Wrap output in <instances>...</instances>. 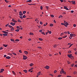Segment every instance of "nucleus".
<instances>
[{
  "instance_id": "1",
  "label": "nucleus",
  "mask_w": 77,
  "mask_h": 77,
  "mask_svg": "<svg viewBox=\"0 0 77 77\" xmlns=\"http://www.w3.org/2000/svg\"><path fill=\"white\" fill-rule=\"evenodd\" d=\"M45 68L46 69H48L49 68V66H45Z\"/></svg>"
},
{
  "instance_id": "2",
  "label": "nucleus",
  "mask_w": 77,
  "mask_h": 77,
  "mask_svg": "<svg viewBox=\"0 0 77 77\" xmlns=\"http://www.w3.org/2000/svg\"><path fill=\"white\" fill-rule=\"evenodd\" d=\"M64 24H66V26L68 25V23L67 22H66V21H64Z\"/></svg>"
},
{
  "instance_id": "3",
  "label": "nucleus",
  "mask_w": 77,
  "mask_h": 77,
  "mask_svg": "<svg viewBox=\"0 0 77 77\" xmlns=\"http://www.w3.org/2000/svg\"><path fill=\"white\" fill-rule=\"evenodd\" d=\"M15 23H13L12 22H11V25H12V26H14L15 25Z\"/></svg>"
},
{
  "instance_id": "4",
  "label": "nucleus",
  "mask_w": 77,
  "mask_h": 77,
  "mask_svg": "<svg viewBox=\"0 0 77 77\" xmlns=\"http://www.w3.org/2000/svg\"><path fill=\"white\" fill-rule=\"evenodd\" d=\"M61 25H63V26H64L65 27H67V25H65V24H64V23H61Z\"/></svg>"
},
{
  "instance_id": "5",
  "label": "nucleus",
  "mask_w": 77,
  "mask_h": 77,
  "mask_svg": "<svg viewBox=\"0 0 77 77\" xmlns=\"http://www.w3.org/2000/svg\"><path fill=\"white\" fill-rule=\"evenodd\" d=\"M27 59V57L26 56H23V60H26Z\"/></svg>"
},
{
  "instance_id": "6",
  "label": "nucleus",
  "mask_w": 77,
  "mask_h": 77,
  "mask_svg": "<svg viewBox=\"0 0 77 77\" xmlns=\"http://www.w3.org/2000/svg\"><path fill=\"white\" fill-rule=\"evenodd\" d=\"M64 8L66 10H68V8H67L66 6H64Z\"/></svg>"
},
{
  "instance_id": "7",
  "label": "nucleus",
  "mask_w": 77,
  "mask_h": 77,
  "mask_svg": "<svg viewBox=\"0 0 77 77\" xmlns=\"http://www.w3.org/2000/svg\"><path fill=\"white\" fill-rule=\"evenodd\" d=\"M67 56L69 57H70L72 56H72V54H68L67 55Z\"/></svg>"
},
{
  "instance_id": "8",
  "label": "nucleus",
  "mask_w": 77,
  "mask_h": 77,
  "mask_svg": "<svg viewBox=\"0 0 77 77\" xmlns=\"http://www.w3.org/2000/svg\"><path fill=\"white\" fill-rule=\"evenodd\" d=\"M2 32H3V33H4L6 34H8V32H6V31H2Z\"/></svg>"
},
{
  "instance_id": "9",
  "label": "nucleus",
  "mask_w": 77,
  "mask_h": 77,
  "mask_svg": "<svg viewBox=\"0 0 77 77\" xmlns=\"http://www.w3.org/2000/svg\"><path fill=\"white\" fill-rule=\"evenodd\" d=\"M12 21H13V22H14V23H16L17 22V21L14 20V19H12Z\"/></svg>"
},
{
  "instance_id": "10",
  "label": "nucleus",
  "mask_w": 77,
  "mask_h": 77,
  "mask_svg": "<svg viewBox=\"0 0 77 77\" xmlns=\"http://www.w3.org/2000/svg\"><path fill=\"white\" fill-rule=\"evenodd\" d=\"M24 53H25V54H28V52L27 51H24Z\"/></svg>"
},
{
  "instance_id": "11",
  "label": "nucleus",
  "mask_w": 77,
  "mask_h": 77,
  "mask_svg": "<svg viewBox=\"0 0 77 77\" xmlns=\"http://www.w3.org/2000/svg\"><path fill=\"white\" fill-rule=\"evenodd\" d=\"M72 4L75 5V1H72Z\"/></svg>"
},
{
  "instance_id": "12",
  "label": "nucleus",
  "mask_w": 77,
  "mask_h": 77,
  "mask_svg": "<svg viewBox=\"0 0 77 77\" xmlns=\"http://www.w3.org/2000/svg\"><path fill=\"white\" fill-rule=\"evenodd\" d=\"M11 57L9 56H8L6 57V58L7 59H11Z\"/></svg>"
},
{
  "instance_id": "13",
  "label": "nucleus",
  "mask_w": 77,
  "mask_h": 77,
  "mask_svg": "<svg viewBox=\"0 0 77 77\" xmlns=\"http://www.w3.org/2000/svg\"><path fill=\"white\" fill-rule=\"evenodd\" d=\"M63 73V74H64V75L66 74V72H65V71H62V73Z\"/></svg>"
},
{
  "instance_id": "14",
  "label": "nucleus",
  "mask_w": 77,
  "mask_h": 77,
  "mask_svg": "<svg viewBox=\"0 0 77 77\" xmlns=\"http://www.w3.org/2000/svg\"><path fill=\"white\" fill-rule=\"evenodd\" d=\"M3 45L5 47H7V46H8V45H4H4Z\"/></svg>"
},
{
  "instance_id": "15",
  "label": "nucleus",
  "mask_w": 77,
  "mask_h": 77,
  "mask_svg": "<svg viewBox=\"0 0 77 77\" xmlns=\"http://www.w3.org/2000/svg\"><path fill=\"white\" fill-rule=\"evenodd\" d=\"M33 65V63H31V64H30L29 65H30V66H32Z\"/></svg>"
},
{
  "instance_id": "16",
  "label": "nucleus",
  "mask_w": 77,
  "mask_h": 77,
  "mask_svg": "<svg viewBox=\"0 0 77 77\" xmlns=\"http://www.w3.org/2000/svg\"><path fill=\"white\" fill-rule=\"evenodd\" d=\"M23 71L24 72H25L26 73L27 72V71L26 70H23Z\"/></svg>"
},
{
  "instance_id": "17",
  "label": "nucleus",
  "mask_w": 77,
  "mask_h": 77,
  "mask_svg": "<svg viewBox=\"0 0 77 77\" xmlns=\"http://www.w3.org/2000/svg\"><path fill=\"white\" fill-rule=\"evenodd\" d=\"M3 35L4 36H6L8 35V34H3Z\"/></svg>"
},
{
  "instance_id": "18",
  "label": "nucleus",
  "mask_w": 77,
  "mask_h": 77,
  "mask_svg": "<svg viewBox=\"0 0 77 77\" xmlns=\"http://www.w3.org/2000/svg\"><path fill=\"white\" fill-rule=\"evenodd\" d=\"M19 15L20 16H23V14L22 13H20Z\"/></svg>"
},
{
  "instance_id": "19",
  "label": "nucleus",
  "mask_w": 77,
  "mask_h": 77,
  "mask_svg": "<svg viewBox=\"0 0 77 77\" xmlns=\"http://www.w3.org/2000/svg\"><path fill=\"white\" fill-rule=\"evenodd\" d=\"M14 30V28H11V31H13Z\"/></svg>"
},
{
  "instance_id": "20",
  "label": "nucleus",
  "mask_w": 77,
  "mask_h": 77,
  "mask_svg": "<svg viewBox=\"0 0 77 77\" xmlns=\"http://www.w3.org/2000/svg\"><path fill=\"white\" fill-rule=\"evenodd\" d=\"M15 31H16L17 32H18L19 31V29H16L15 30Z\"/></svg>"
},
{
  "instance_id": "21",
  "label": "nucleus",
  "mask_w": 77,
  "mask_h": 77,
  "mask_svg": "<svg viewBox=\"0 0 77 77\" xmlns=\"http://www.w3.org/2000/svg\"><path fill=\"white\" fill-rule=\"evenodd\" d=\"M53 26V25L52 23H51L50 24V26L52 27Z\"/></svg>"
},
{
  "instance_id": "22",
  "label": "nucleus",
  "mask_w": 77,
  "mask_h": 77,
  "mask_svg": "<svg viewBox=\"0 0 77 77\" xmlns=\"http://www.w3.org/2000/svg\"><path fill=\"white\" fill-rule=\"evenodd\" d=\"M15 41H16L17 42H18L20 41V40L18 39H16V40H15Z\"/></svg>"
},
{
  "instance_id": "23",
  "label": "nucleus",
  "mask_w": 77,
  "mask_h": 77,
  "mask_svg": "<svg viewBox=\"0 0 77 77\" xmlns=\"http://www.w3.org/2000/svg\"><path fill=\"white\" fill-rule=\"evenodd\" d=\"M4 71V69H1V71H0L3 72Z\"/></svg>"
},
{
  "instance_id": "24",
  "label": "nucleus",
  "mask_w": 77,
  "mask_h": 77,
  "mask_svg": "<svg viewBox=\"0 0 77 77\" xmlns=\"http://www.w3.org/2000/svg\"><path fill=\"white\" fill-rule=\"evenodd\" d=\"M62 39V38L61 37H59V38H58V39H59V40H60Z\"/></svg>"
},
{
  "instance_id": "25",
  "label": "nucleus",
  "mask_w": 77,
  "mask_h": 77,
  "mask_svg": "<svg viewBox=\"0 0 77 77\" xmlns=\"http://www.w3.org/2000/svg\"><path fill=\"white\" fill-rule=\"evenodd\" d=\"M38 39H39V40H40V41H43V39H42V38H38Z\"/></svg>"
},
{
  "instance_id": "26",
  "label": "nucleus",
  "mask_w": 77,
  "mask_h": 77,
  "mask_svg": "<svg viewBox=\"0 0 77 77\" xmlns=\"http://www.w3.org/2000/svg\"><path fill=\"white\" fill-rule=\"evenodd\" d=\"M42 34H43V35H45V32H42Z\"/></svg>"
},
{
  "instance_id": "27",
  "label": "nucleus",
  "mask_w": 77,
  "mask_h": 77,
  "mask_svg": "<svg viewBox=\"0 0 77 77\" xmlns=\"http://www.w3.org/2000/svg\"><path fill=\"white\" fill-rule=\"evenodd\" d=\"M26 11H24L23 12V14H25V13H26Z\"/></svg>"
},
{
  "instance_id": "28",
  "label": "nucleus",
  "mask_w": 77,
  "mask_h": 77,
  "mask_svg": "<svg viewBox=\"0 0 77 77\" xmlns=\"http://www.w3.org/2000/svg\"><path fill=\"white\" fill-rule=\"evenodd\" d=\"M76 74H77V72L75 71L74 72H73V74L75 75Z\"/></svg>"
},
{
  "instance_id": "29",
  "label": "nucleus",
  "mask_w": 77,
  "mask_h": 77,
  "mask_svg": "<svg viewBox=\"0 0 77 77\" xmlns=\"http://www.w3.org/2000/svg\"><path fill=\"white\" fill-rule=\"evenodd\" d=\"M12 73H13L14 75H15V73L14 72V71H12Z\"/></svg>"
},
{
  "instance_id": "30",
  "label": "nucleus",
  "mask_w": 77,
  "mask_h": 77,
  "mask_svg": "<svg viewBox=\"0 0 77 77\" xmlns=\"http://www.w3.org/2000/svg\"><path fill=\"white\" fill-rule=\"evenodd\" d=\"M40 75V72H38V75Z\"/></svg>"
},
{
  "instance_id": "31",
  "label": "nucleus",
  "mask_w": 77,
  "mask_h": 77,
  "mask_svg": "<svg viewBox=\"0 0 77 77\" xmlns=\"http://www.w3.org/2000/svg\"><path fill=\"white\" fill-rule=\"evenodd\" d=\"M20 18H21V19H23V17L22 16H20Z\"/></svg>"
},
{
  "instance_id": "32",
  "label": "nucleus",
  "mask_w": 77,
  "mask_h": 77,
  "mask_svg": "<svg viewBox=\"0 0 77 77\" xmlns=\"http://www.w3.org/2000/svg\"><path fill=\"white\" fill-rule=\"evenodd\" d=\"M11 41L13 42V41H14V40L11 38Z\"/></svg>"
},
{
  "instance_id": "33",
  "label": "nucleus",
  "mask_w": 77,
  "mask_h": 77,
  "mask_svg": "<svg viewBox=\"0 0 77 77\" xmlns=\"http://www.w3.org/2000/svg\"><path fill=\"white\" fill-rule=\"evenodd\" d=\"M69 58L72 59H73V56H72V57H69Z\"/></svg>"
},
{
  "instance_id": "34",
  "label": "nucleus",
  "mask_w": 77,
  "mask_h": 77,
  "mask_svg": "<svg viewBox=\"0 0 77 77\" xmlns=\"http://www.w3.org/2000/svg\"><path fill=\"white\" fill-rule=\"evenodd\" d=\"M51 17L53 18V17H54V15H51Z\"/></svg>"
},
{
  "instance_id": "35",
  "label": "nucleus",
  "mask_w": 77,
  "mask_h": 77,
  "mask_svg": "<svg viewBox=\"0 0 77 77\" xmlns=\"http://www.w3.org/2000/svg\"><path fill=\"white\" fill-rule=\"evenodd\" d=\"M40 9L41 10H42L43 9V7H42V6H41Z\"/></svg>"
},
{
  "instance_id": "36",
  "label": "nucleus",
  "mask_w": 77,
  "mask_h": 77,
  "mask_svg": "<svg viewBox=\"0 0 77 77\" xmlns=\"http://www.w3.org/2000/svg\"><path fill=\"white\" fill-rule=\"evenodd\" d=\"M17 29H20V27L19 26H17Z\"/></svg>"
},
{
  "instance_id": "37",
  "label": "nucleus",
  "mask_w": 77,
  "mask_h": 77,
  "mask_svg": "<svg viewBox=\"0 0 77 77\" xmlns=\"http://www.w3.org/2000/svg\"><path fill=\"white\" fill-rule=\"evenodd\" d=\"M28 2H32V0H28Z\"/></svg>"
},
{
  "instance_id": "38",
  "label": "nucleus",
  "mask_w": 77,
  "mask_h": 77,
  "mask_svg": "<svg viewBox=\"0 0 77 77\" xmlns=\"http://www.w3.org/2000/svg\"><path fill=\"white\" fill-rule=\"evenodd\" d=\"M23 17L24 18H25L26 17V16L24 15H23Z\"/></svg>"
},
{
  "instance_id": "39",
  "label": "nucleus",
  "mask_w": 77,
  "mask_h": 77,
  "mask_svg": "<svg viewBox=\"0 0 77 77\" xmlns=\"http://www.w3.org/2000/svg\"><path fill=\"white\" fill-rule=\"evenodd\" d=\"M19 52L21 53H22V51L21 50H20L19 51Z\"/></svg>"
},
{
  "instance_id": "40",
  "label": "nucleus",
  "mask_w": 77,
  "mask_h": 77,
  "mask_svg": "<svg viewBox=\"0 0 77 77\" xmlns=\"http://www.w3.org/2000/svg\"><path fill=\"white\" fill-rule=\"evenodd\" d=\"M49 34H51V31H49V32H48Z\"/></svg>"
},
{
  "instance_id": "41",
  "label": "nucleus",
  "mask_w": 77,
  "mask_h": 77,
  "mask_svg": "<svg viewBox=\"0 0 77 77\" xmlns=\"http://www.w3.org/2000/svg\"><path fill=\"white\" fill-rule=\"evenodd\" d=\"M40 24L42 25V24H43V23H42V22H40Z\"/></svg>"
},
{
  "instance_id": "42",
  "label": "nucleus",
  "mask_w": 77,
  "mask_h": 77,
  "mask_svg": "<svg viewBox=\"0 0 77 77\" xmlns=\"http://www.w3.org/2000/svg\"><path fill=\"white\" fill-rule=\"evenodd\" d=\"M8 27H9V28H12V26H11V25H8Z\"/></svg>"
},
{
  "instance_id": "43",
  "label": "nucleus",
  "mask_w": 77,
  "mask_h": 77,
  "mask_svg": "<svg viewBox=\"0 0 77 77\" xmlns=\"http://www.w3.org/2000/svg\"><path fill=\"white\" fill-rule=\"evenodd\" d=\"M4 1H5V2H6L8 3V2L7 0H4Z\"/></svg>"
},
{
  "instance_id": "44",
  "label": "nucleus",
  "mask_w": 77,
  "mask_h": 77,
  "mask_svg": "<svg viewBox=\"0 0 77 77\" xmlns=\"http://www.w3.org/2000/svg\"><path fill=\"white\" fill-rule=\"evenodd\" d=\"M73 35V34H70V36H72H72Z\"/></svg>"
},
{
  "instance_id": "45",
  "label": "nucleus",
  "mask_w": 77,
  "mask_h": 77,
  "mask_svg": "<svg viewBox=\"0 0 77 77\" xmlns=\"http://www.w3.org/2000/svg\"><path fill=\"white\" fill-rule=\"evenodd\" d=\"M76 26V25L74 24H73V27H75Z\"/></svg>"
},
{
  "instance_id": "46",
  "label": "nucleus",
  "mask_w": 77,
  "mask_h": 77,
  "mask_svg": "<svg viewBox=\"0 0 77 77\" xmlns=\"http://www.w3.org/2000/svg\"><path fill=\"white\" fill-rule=\"evenodd\" d=\"M17 21H18V22L21 23V21L20 20H17Z\"/></svg>"
},
{
  "instance_id": "47",
  "label": "nucleus",
  "mask_w": 77,
  "mask_h": 77,
  "mask_svg": "<svg viewBox=\"0 0 77 77\" xmlns=\"http://www.w3.org/2000/svg\"><path fill=\"white\" fill-rule=\"evenodd\" d=\"M9 25V24H7V25H5L6 27H7L8 26H9V25Z\"/></svg>"
},
{
  "instance_id": "48",
  "label": "nucleus",
  "mask_w": 77,
  "mask_h": 77,
  "mask_svg": "<svg viewBox=\"0 0 77 77\" xmlns=\"http://www.w3.org/2000/svg\"><path fill=\"white\" fill-rule=\"evenodd\" d=\"M66 37H67V35H66V36L63 37V38H66Z\"/></svg>"
},
{
  "instance_id": "49",
  "label": "nucleus",
  "mask_w": 77,
  "mask_h": 77,
  "mask_svg": "<svg viewBox=\"0 0 77 77\" xmlns=\"http://www.w3.org/2000/svg\"><path fill=\"white\" fill-rule=\"evenodd\" d=\"M62 16L61 15L59 17V18H62Z\"/></svg>"
},
{
  "instance_id": "50",
  "label": "nucleus",
  "mask_w": 77,
  "mask_h": 77,
  "mask_svg": "<svg viewBox=\"0 0 77 77\" xmlns=\"http://www.w3.org/2000/svg\"><path fill=\"white\" fill-rule=\"evenodd\" d=\"M12 54H14V55H16V53H12Z\"/></svg>"
},
{
  "instance_id": "51",
  "label": "nucleus",
  "mask_w": 77,
  "mask_h": 77,
  "mask_svg": "<svg viewBox=\"0 0 77 77\" xmlns=\"http://www.w3.org/2000/svg\"><path fill=\"white\" fill-rule=\"evenodd\" d=\"M31 40H32V39H30V38H29L28 39V41H31Z\"/></svg>"
},
{
  "instance_id": "52",
  "label": "nucleus",
  "mask_w": 77,
  "mask_h": 77,
  "mask_svg": "<svg viewBox=\"0 0 77 77\" xmlns=\"http://www.w3.org/2000/svg\"><path fill=\"white\" fill-rule=\"evenodd\" d=\"M64 35V33H61V36H62V35Z\"/></svg>"
},
{
  "instance_id": "53",
  "label": "nucleus",
  "mask_w": 77,
  "mask_h": 77,
  "mask_svg": "<svg viewBox=\"0 0 77 77\" xmlns=\"http://www.w3.org/2000/svg\"><path fill=\"white\" fill-rule=\"evenodd\" d=\"M62 71H60V73L61 74H62Z\"/></svg>"
},
{
  "instance_id": "54",
  "label": "nucleus",
  "mask_w": 77,
  "mask_h": 77,
  "mask_svg": "<svg viewBox=\"0 0 77 77\" xmlns=\"http://www.w3.org/2000/svg\"><path fill=\"white\" fill-rule=\"evenodd\" d=\"M38 48H39L40 49H41V47H38Z\"/></svg>"
},
{
  "instance_id": "55",
  "label": "nucleus",
  "mask_w": 77,
  "mask_h": 77,
  "mask_svg": "<svg viewBox=\"0 0 77 77\" xmlns=\"http://www.w3.org/2000/svg\"><path fill=\"white\" fill-rule=\"evenodd\" d=\"M67 33L68 34H70V32H69V31H67Z\"/></svg>"
},
{
  "instance_id": "56",
  "label": "nucleus",
  "mask_w": 77,
  "mask_h": 77,
  "mask_svg": "<svg viewBox=\"0 0 77 77\" xmlns=\"http://www.w3.org/2000/svg\"><path fill=\"white\" fill-rule=\"evenodd\" d=\"M63 14H66V13H65V12H63Z\"/></svg>"
},
{
  "instance_id": "57",
  "label": "nucleus",
  "mask_w": 77,
  "mask_h": 77,
  "mask_svg": "<svg viewBox=\"0 0 77 77\" xmlns=\"http://www.w3.org/2000/svg\"><path fill=\"white\" fill-rule=\"evenodd\" d=\"M73 45V44H71V45H70L69 46V48H70V47H71V46H72V45Z\"/></svg>"
},
{
  "instance_id": "58",
  "label": "nucleus",
  "mask_w": 77,
  "mask_h": 77,
  "mask_svg": "<svg viewBox=\"0 0 77 77\" xmlns=\"http://www.w3.org/2000/svg\"><path fill=\"white\" fill-rule=\"evenodd\" d=\"M56 72H57V70H54V73H56Z\"/></svg>"
},
{
  "instance_id": "59",
  "label": "nucleus",
  "mask_w": 77,
  "mask_h": 77,
  "mask_svg": "<svg viewBox=\"0 0 77 77\" xmlns=\"http://www.w3.org/2000/svg\"><path fill=\"white\" fill-rule=\"evenodd\" d=\"M61 75H59L58 76H57V77H61Z\"/></svg>"
},
{
  "instance_id": "60",
  "label": "nucleus",
  "mask_w": 77,
  "mask_h": 77,
  "mask_svg": "<svg viewBox=\"0 0 77 77\" xmlns=\"http://www.w3.org/2000/svg\"><path fill=\"white\" fill-rule=\"evenodd\" d=\"M75 35L73 34V35H72V36L75 37Z\"/></svg>"
},
{
  "instance_id": "61",
  "label": "nucleus",
  "mask_w": 77,
  "mask_h": 77,
  "mask_svg": "<svg viewBox=\"0 0 77 77\" xmlns=\"http://www.w3.org/2000/svg\"><path fill=\"white\" fill-rule=\"evenodd\" d=\"M3 49V48L2 47L0 48V50H2Z\"/></svg>"
},
{
  "instance_id": "62",
  "label": "nucleus",
  "mask_w": 77,
  "mask_h": 77,
  "mask_svg": "<svg viewBox=\"0 0 77 77\" xmlns=\"http://www.w3.org/2000/svg\"><path fill=\"white\" fill-rule=\"evenodd\" d=\"M39 32H42V30H40V31H39Z\"/></svg>"
},
{
  "instance_id": "63",
  "label": "nucleus",
  "mask_w": 77,
  "mask_h": 77,
  "mask_svg": "<svg viewBox=\"0 0 77 77\" xmlns=\"http://www.w3.org/2000/svg\"><path fill=\"white\" fill-rule=\"evenodd\" d=\"M68 53H71V51H68Z\"/></svg>"
},
{
  "instance_id": "64",
  "label": "nucleus",
  "mask_w": 77,
  "mask_h": 77,
  "mask_svg": "<svg viewBox=\"0 0 77 77\" xmlns=\"http://www.w3.org/2000/svg\"><path fill=\"white\" fill-rule=\"evenodd\" d=\"M67 77H72V76H67Z\"/></svg>"
}]
</instances>
